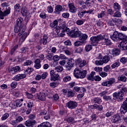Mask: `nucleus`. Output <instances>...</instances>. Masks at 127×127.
<instances>
[{
	"mask_svg": "<svg viewBox=\"0 0 127 127\" xmlns=\"http://www.w3.org/2000/svg\"><path fill=\"white\" fill-rule=\"evenodd\" d=\"M126 35L119 33L118 31L114 32L113 34L110 36L113 41H121L125 37Z\"/></svg>",
	"mask_w": 127,
	"mask_h": 127,
	"instance_id": "nucleus-1",
	"label": "nucleus"
},
{
	"mask_svg": "<svg viewBox=\"0 0 127 127\" xmlns=\"http://www.w3.org/2000/svg\"><path fill=\"white\" fill-rule=\"evenodd\" d=\"M67 34L73 38H77L81 35V31L78 28H75L69 32H67Z\"/></svg>",
	"mask_w": 127,
	"mask_h": 127,
	"instance_id": "nucleus-2",
	"label": "nucleus"
},
{
	"mask_svg": "<svg viewBox=\"0 0 127 127\" xmlns=\"http://www.w3.org/2000/svg\"><path fill=\"white\" fill-rule=\"evenodd\" d=\"M25 28H24V30H21L18 34L19 36H21L18 42V44L20 45L22 44L24 40L26 39V37H27V33L25 32Z\"/></svg>",
	"mask_w": 127,
	"mask_h": 127,
	"instance_id": "nucleus-3",
	"label": "nucleus"
},
{
	"mask_svg": "<svg viewBox=\"0 0 127 127\" xmlns=\"http://www.w3.org/2000/svg\"><path fill=\"white\" fill-rule=\"evenodd\" d=\"M119 89H120V91L118 93V98L122 101L124 100V96L125 92H127V87H125V85L122 84L118 86Z\"/></svg>",
	"mask_w": 127,
	"mask_h": 127,
	"instance_id": "nucleus-4",
	"label": "nucleus"
},
{
	"mask_svg": "<svg viewBox=\"0 0 127 127\" xmlns=\"http://www.w3.org/2000/svg\"><path fill=\"white\" fill-rule=\"evenodd\" d=\"M121 40L122 42L119 45L118 47L122 50H127V36H125L123 39Z\"/></svg>",
	"mask_w": 127,
	"mask_h": 127,
	"instance_id": "nucleus-5",
	"label": "nucleus"
},
{
	"mask_svg": "<svg viewBox=\"0 0 127 127\" xmlns=\"http://www.w3.org/2000/svg\"><path fill=\"white\" fill-rule=\"evenodd\" d=\"M115 83H116V79L115 78H111L107 81L103 82L101 85L106 87H111Z\"/></svg>",
	"mask_w": 127,
	"mask_h": 127,
	"instance_id": "nucleus-6",
	"label": "nucleus"
},
{
	"mask_svg": "<svg viewBox=\"0 0 127 127\" xmlns=\"http://www.w3.org/2000/svg\"><path fill=\"white\" fill-rule=\"evenodd\" d=\"M74 66V60L73 59H67L65 68L68 71H70Z\"/></svg>",
	"mask_w": 127,
	"mask_h": 127,
	"instance_id": "nucleus-7",
	"label": "nucleus"
},
{
	"mask_svg": "<svg viewBox=\"0 0 127 127\" xmlns=\"http://www.w3.org/2000/svg\"><path fill=\"white\" fill-rule=\"evenodd\" d=\"M101 38L100 36V35L97 36L92 37L90 38L91 44L93 46H95V45H97L98 43H99V42L101 40Z\"/></svg>",
	"mask_w": 127,
	"mask_h": 127,
	"instance_id": "nucleus-8",
	"label": "nucleus"
},
{
	"mask_svg": "<svg viewBox=\"0 0 127 127\" xmlns=\"http://www.w3.org/2000/svg\"><path fill=\"white\" fill-rule=\"evenodd\" d=\"M76 65H78L79 68H83L84 66L87 65V62L86 60H83L81 58L77 59L76 60Z\"/></svg>",
	"mask_w": 127,
	"mask_h": 127,
	"instance_id": "nucleus-9",
	"label": "nucleus"
},
{
	"mask_svg": "<svg viewBox=\"0 0 127 127\" xmlns=\"http://www.w3.org/2000/svg\"><path fill=\"white\" fill-rule=\"evenodd\" d=\"M77 102L75 101H69L67 102L66 104V106L68 108V109H71L72 110L73 109H75L77 108Z\"/></svg>",
	"mask_w": 127,
	"mask_h": 127,
	"instance_id": "nucleus-10",
	"label": "nucleus"
},
{
	"mask_svg": "<svg viewBox=\"0 0 127 127\" xmlns=\"http://www.w3.org/2000/svg\"><path fill=\"white\" fill-rule=\"evenodd\" d=\"M23 121V118L21 116H18L16 118L15 120L11 121V124L12 126H15L16 124L21 123Z\"/></svg>",
	"mask_w": 127,
	"mask_h": 127,
	"instance_id": "nucleus-11",
	"label": "nucleus"
},
{
	"mask_svg": "<svg viewBox=\"0 0 127 127\" xmlns=\"http://www.w3.org/2000/svg\"><path fill=\"white\" fill-rule=\"evenodd\" d=\"M78 37L79 40L84 43V42H85L86 40L88 39V35L86 34H83L82 32H81L80 35Z\"/></svg>",
	"mask_w": 127,
	"mask_h": 127,
	"instance_id": "nucleus-12",
	"label": "nucleus"
},
{
	"mask_svg": "<svg viewBox=\"0 0 127 127\" xmlns=\"http://www.w3.org/2000/svg\"><path fill=\"white\" fill-rule=\"evenodd\" d=\"M48 36L44 35L40 41V44H43V45H46L47 42H48Z\"/></svg>",
	"mask_w": 127,
	"mask_h": 127,
	"instance_id": "nucleus-13",
	"label": "nucleus"
},
{
	"mask_svg": "<svg viewBox=\"0 0 127 127\" xmlns=\"http://www.w3.org/2000/svg\"><path fill=\"white\" fill-rule=\"evenodd\" d=\"M60 27L61 28V31H66V32H69L70 31V29L67 28L65 24V22H63L61 24H60Z\"/></svg>",
	"mask_w": 127,
	"mask_h": 127,
	"instance_id": "nucleus-14",
	"label": "nucleus"
},
{
	"mask_svg": "<svg viewBox=\"0 0 127 127\" xmlns=\"http://www.w3.org/2000/svg\"><path fill=\"white\" fill-rule=\"evenodd\" d=\"M26 28V26H24V27H21L20 26H18L16 25L15 26V28L14 29V31L15 33H19L20 32V30H23L24 28Z\"/></svg>",
	"mask_w": 127,
	"mask_h": 127,
	"instance_id": "nucleus-15",
	"label": "nucleus"
},
{
	"mask_svg": "<svg viewBox=\"0 0 127 127\" xmlns=\"http://www.w3.org/2000/svg\"><path fill=\"white\" fill-rule=\"evenodd\" d=\"M68 6L69 8L70 12L72 13H75L77 11V9L75 7V5L73 3H70L68 4Z\"/></svg>",
	"mask_w": 127,
	"mask_h": 127,
	"instance_id": "nucleus-16",
	"label": "nucleus"
},
{
	"mask_svg": "<svg viewBox=\"0 0 127 127\" xmlns=\"http://www.w3.org/2000/svg\"><path fill=\"white\" fill-rule=\"evenodd\" d=\"M34 63L35 64L34 67L35 68H36V69H40V68H41V61L40 59H37L35 60Z\"/></svg>",
	"mask_w": 127,
	"mask_h": 127,
	"instance_id": "nucleus-17",
	"label": "nucleus"
},
{
	"mask_svg": "<svg viewBox=\"0 0 127 127\" xmlns=\"http://www.w3.org/2000/svg\"><path fill=\"white\" fill-rule=\"evenodd\" d=\"M36 123V121L35 120L31 121L30 120H28L25 122V125L26 127H32V126H33Z\"/></svg>",
	"mask_w": 127,
	"mask_h": 127,
	"instance_id": "nucleus-18",
	"label": "nucleus"
},
{
	"mask_svg": "<svg viewBox=\"0 0 127 127\" xmlns=\"http://www.w3.org/2000/svg\"><path fill=\"white\" fill-rule=\"evenodd\" d=\"M25 77H26V75L25 74H17L13 78V80L15 81H19L20 79H24Z\"/></svg>",
	"mask_w": 127,
	"mask_h": 127,
	"instance_id": "nucleus-19",
	"label": "nucleus"
},
{
	"mask_svg": "<svg viewBox=\"0 0 127 127\" xmlns=\"http://www.w3.org/2000/svg\"><path fill=\"white\" fill-rule=\"evenodd\" d=\"M81 73V70L78 68H75L73 71V75L75 78L79 79V76H80V74Z\"/></svg>",
	"mask_w": 127,
	"mask_h": 127,
	"instance_id": "nucleus-20",
	"label": "nucleus"
},
{
	"mask_svg": "<svg viewBox=\"0 0 127 127\" xmlns=\"http://www.w3.org/2000/svg\"><path fill=\"white\" fill-rule=\"evenodd\" d=\"M121 120V117L119 116V115H115L113 116L112 119V123H118Z\"/></svg>",
	"mask_w": 127,
	"mask_h": 127,
	"instance_id": "nucleus-21",
	"label": "nucleus"
},
{
	"mask_svg": "<svg viewBox=\"0 0 127 127\" xmlns=\"http://www.w3.org/2000/svg\"><path fill=\"white\" fill-rule=\"evenodd\" d=\"M37 97L40 101H45L46 100V94L45 93H40Z\"/></svg>",
	"mask_w": 127,
	"mask_h": 127,
	"instance_id": "nucleus-22",
	"label": "nucleus"
},
{
	"mask_svg": "<svg viewBox=\"0 0 127 127\" xmlns=\"http://www.w3.org/2000/svg\"><path fill=\"white\" fill-rule=\"evenodd\" d=\"M80 75L78 76V79H84L87 76V70H81Z\"/></svg>",
	"mask_w": 127,
	"mask_h": 127,
	"instance_id": "nucleus-23",
	"label": "nucleus"
},
{
	"mask_svg": "<svg viewBox=\"0 0 127 127\" xmlns=\"http://www.w3.org/2000/svg\"><path fill=\"white\" fill-rule=\"evenodd\" d=\"M96 74V72L95 71H92L90 75H87V79H88L89 81H94V75Z\"/></svg>",
	"mask_w": 127,
	"mask_h": 127,
	"instance_id": "nucleus-24",
	"label": "nucleus"
},
{
	"mask_svg": "<svg viewBox=\"0 0 127 127\" xmlns=\"http://www.w3.org/2000/svg\"><path fill=\"white\" fill-rule=\"evenodd\" d=\"M16 25L22 27V25L23 24V18L21 17L18 18L16 20Z\"/></svg>",
	"mask_w": 127,
	"mask_h": 127,
	"instance_id": "nucleus-25",
	"label": "nucleus"
},
{
	"mask_svg": "<svg viewBox=\"0 0 127 127\" xmlns=\"http://www.w3.org/2000/svg\"><path fill=\"white\" fill-rule=\"evenodd\" d=\"M10 10L11 8L10 7H6L5 10L3 12L4 16H7L10 13Z\"/></svg>",
	"mask_w": 127,
	"mask_h": 127,
	"instance_id": "nucleus-26",
	"label": "nucleus"
},
{
	"mask_svg": "<svg viewBox=\"0 0 127 127\" xmlns=\"http://www.w3.org/2000/svg\"><path fill=\"white\" fill-rule=\"evenodd\" d=\"M113 7L115 10H116L117 11H119V10L121 9V5L119 4L118 2H115L114 3Z\"/></svg>",
	"mask_w": 127,
	"mask_h": 127,
	"instance_id": "nucleus-27",
	"label": "nucleus"
},
{
	"mask_svg": "<svg viewBox=\"0 0 127 127\" xmlns=\"http://www.w3.org/2000/svg\"><path fill=\"white\" fill-rule=\"evenodd\" d=\"M39 126H40V127H51V125L48 122H44Z\"/></svg>",
	"mask_w": 127,
	"mask_h": 127,
	"instance_id": "nucleus-28",
	"label": "nucleus"
},
{
	"mask_svg": "<svg viewBox=\"0 0 127 127\" xmlns=\"http://www.w3.org/2000/svg\"><path fill=\"white\" fill-rule=\"evenodd\" d=\"M56 11L57 13H60V11L63 10V7L60 5H58L56 6Z\"/></svg>",
	"mask_w": 127,
	"mask_h": 127,
	"instance_id": "nucleus-29",
	"label": "nucleus"
},
{
	"mask_svg": "<svg viewBox=\"0 0 127 127\" xmlns=\"http://www.w3.org/2000/svg\"><path fill=\"white\" fill-rule=\"evenodd\" d=\"M57 80H59V74H55L53 76L51 77V81H57Z\"/></svg>",
	"mask_w": 127,
	"mask_h": 127,
	"instance_id": "nucleus-30",
	"label": "nucleus"
},
{
	"mask_svg": "<svg viewBox=\"0 0 127 127\" xmlns=\"http://www.w3.org/2000/svg\"><path fill=\"white\" fill-rule=\"evenodd\" d=\"M120 50L118 49H114L112 51V54L113 56H118V55H120Z\"/></svg>",
	"mask_w": 127,
	"mask_h": 127,
	"instance_id": "nucleus-31",
	"label": "nucleus"
},
{
	"mask_svg": "<svg viewBox=\"0 0 127 127\" xmlns=\"http://www.w3.org/2000/svg\"><path fill=\"white\" fill-rule=\"evenodd\" d=\"M92 107H93L94 109H96V110H98V111H103V106L102 105L94 104Z\"/></svg>",
	"mask_w": 127,
	"mask_h": 127,
	"instance_id": "nucleus-32",
	"label": "nucleus"
},
{
	"mask_svg": "<svg viewBox=\"0 0 127 127\" xmlns=\"http://www.w3.org/2000/svg\"><path fill=\"white\" fill-rule=\"evenodd\" d=\"M21 8V6H20V4L17 3L14 6V10L16 11V12H19L20 11V9Z\"/></svg>",
	"mask_w": 127,
	"mask_h": 127,
	"instance_id": "nucleus-33",
	"label": "nucleus"
},
{
	"mask_svg": "<svg viewBox=\"0 0 127 127\" xmlns=\"http://www.w3.org/2000/svg\"><path fill=\"white\" fill-rule=\"evenodd\" d=\"M21 13L23 16H25L27 13V9L25 7H22L21 9Z\"/></svg>",
	"mask_w": 127,
	"mask_h": 127,
	"instance_id": "nucleus-34",
	"label": "nucleus"
},
{
	"mask_svg": "<svg viewBox=\"0 0 127 127\" xmlns=\"http://www.w3.org/2000/svg\"><path fill=\"white\" fill-rule=\"evenodd\" d=\"M102 61L103 62V64L104 63H108L110 61V57L108 56H105L103 57Z\"/></svg>",
	"mask_w": 127,
	"mask_h": 127,
	"instance_id": "nucleus-35",
	"label": "nucleus"
},
{
	"mask_svg": "<svg viewBox=\"0 0 127 127\" xmlns=\"http://www.w3.org/2000/svg\"><path fill=\"white\" fill-rule=\"evenodd\" d=\"M113 17H122V13L117 11L113 15Z\"/></svg>",
	"mask_w": 127,
	"mask_h": 127,
	"instance_id": "nucleus-36",
	"label": "nucleus"
},
{
	"mask_svg": "<svg viewBox=\"0 0 127 127\" xmlns=\"http://www.w3.org/2000/svg\"><path fill=\"white\" fill-rule=\"evenodd\" d=\"M67 96L68 98H73L75 96V93L72 91H68Z\"/></svg>",
	"mask_w": 127,
	"mask_h": 127,
	"instance_id": "nucleus-37",
	"label": "nucleus"
},
{
	"mask_svg": "<svg viewBox=\"0 0 127 127\" xmlns=\"http://www.w3.org/2000/svg\"><path fill=\"white\" fill-rule=\"evenodd\" d=\"M71 80V76L70 75H66L64 76L63 78L64 82L67 83V82H69V81Z\"/></svg>",
	"mask_w": 127,
	"mask_h": 127,
	"instance_id": "nucleus-38",
	"label": "nucleus"
},
{
	"mask_svg": "<svg viewBox=\"0 0 127 127\" xmlns=\"http://www.w3.org/2000/svg\"><path fill=\"white\" fill-rule=\"evenodd\" d=\"M9 117V114L7 113H5L1 117V121H5Z\"/></svg>",
	"mask_w": 127,
	"mask_h": 127,
	"instance_id": "nucleus-39",
	"label": "nucleus"
},
{
	"mask_svg": "<svg viewBox=\"0 0 127 127\" xmlns=\"http://www.w3.org/2000/svg\"><path fill=\"white\" fill-rule=\"evenodd\" d=\"M100 37H101V40L104 39V41L105 40H109V36L108 35V34H106L104 35H99Z\"/></svg>",
	"mask_w": 127,
	"mask_h": 127,
	"instance_id": "nucleus-40",
	"label": "nucleus"
},
{
	"mask_svg": "<svg viewBox=\"0 0 127 127\" xmlns=\"http://www.w3.org/2000/svg\"><path fill=\"white\" fill-rule=\"evenodd\" d=\"M58 24V21L57 20H55L53 21V22L50 23V26L51 27H57V25Z\"/></svg>",
	"mask_w": 127,
	"mask_h": 127,
	"instance_id": "nucleus-41",
	"label": "nucleus"
},
{
	"mask_svg": "<svg viewBox=\"0 0 127 127\" xmlns=\"http://www.w3.org/2000/svg\"><path fill=\"white\" fill-rule=\"evenodd\" d=\"M120 65H121L120 62H116L112 64L111 67L112 68V69H115V68L119 67Z\"/></svg>",
	"mask_w": 127,
	"mask_h": 127,
	"instance_id": "nucleus-42",
	"label": "nucleus"
},
{
	"mask_svg": "<svg viewBox=\"0 0 127 127\" xmlns=\"http://www.w3.org/2000/svg\"><path fill=\"white\" fill-rule=\"evenodd\" d=\"M105 15H106V11H102L100 14H98V18H103Z\"/></svg>",
	"mask_w": 127,
	"mask_h": 127,
	"instance_id": "nucleus-43",
	"label": "nucleus"
},
{
	"mask_svg": "<svg viewBox=\"0 0 127 127\" xmlns=\"http://www.w3.org/2000/svg\"><path fill=\"white\" fill-rule=\"evenodd\" d=\"M94 102L96 104H100V103H102V99L99 97H95L94 99Z\"/></svg>",
	"mask_w": 127,
	"mask_h": 127,
	"instance_id": "nucleus-44",
	"label": "nucleus"
},
{
	"mask_svg": "<svg viewBox=\"0 0 127 127\" xmlns=\"http://www.w3.org/2000/svg\"><path fill=\"white\" fill-rule=\"evenodd\" d=\"M84 22H85L84 20H77L76 21V24H77V25H83Z\"/></svg>",
	"mask_w": 127,
	"mask_h": 127,
	"instance_id": "nucleus-45",
	"label": "nucleus"
},
{
	"mask_svg": "<svg viewBox=\"0 0 127 127\" xmlns=\"http://www.w3.org/2000/svg\"><path fill=\"white\" fill-rule=\"evenodd\" d=\"M55 70H56L57 72H62V71L64 70L63 66H57L55 68Z\"/></svg>",
	"mask_w": 127,
	"mask_h": 127,
	"instance_id": "nucleus-46",
	"label": "nucleus"
},
{
	"mask_svg": "<svg viewBox=\"0 0 127 127\" xmlns=\"http://www.w3.org/2000/svg\"><path fill=\"white\" fill-rule=\"evenodd\" d=\"M54 57V55L52 53L48 54V55L47 56V59L48 60H53V58Z\"/></svg>",
	"mask_w": 127,
	"mask_h": 127,
	"instance_id": "nucleus-47",
	"label": "nucleus"
},
{
	"mask_svg": "<svg viewBox=\"0 0 127 127\" xmlns=\"http://www.w3.org/2000/svg\"><path fill=\"white\" fill-rule=\"evenodd\" d=\"M83 42L81 41H77L74 43V45L75 47L81 46L82 45Z\"/></svg>",
	"mask_w": 127,
	"mask_h": 127,
	"instance_id": "nucleus-48",
	"label": "nucleus"
},
{
	"mask_svg": "<svg viewBox=\"0 0 127 127\" xmlns=\"http://www.w3.org/2000/svg\"><path fill=\"white\" fill-rule=\"evenodd\" d=\"M32 61L30 60H27L25 63H24V66H29L32 64Z\"/></svg>",
	"mask_w": 127,
	"mask_h": 127,
	"instance_id": "nucleus-49",
	"label": "nucleus"
},
{
	"mask_svg": "<svg viewBox=\"0 0 127 127\" xmlns=\"http://www.w3.org/2000/svg\"><path fill=\"white\" fill-rule=\"evenodd\" d=\"M120 62L123 64H126L127 63V58L122 57L120 60Z\"/></svg>",
	"mask_w": 127,
	"mask_h": 127,
	"instance_id": "nucleus-50",
	"label": "nucleus"
},
{
	"mask_svg": "<svg viewBox=\"0 0 127 127\" xmlns=\"http://www.w3.org/2000/svg\"><path fill=\"white\" fill-rule=\"evenodd\" d=\"M95 65H96L97 66H101L102 65H103V62L102 61H95Z\"/></svg>",
	"mask_w": 127,
	"mask_h": 127,
	"instance_id": "nucleus-51",
	"label": "nucleus"
},
{
	"mask_svg": "<svg viewBox=\"0 0 127 127\" xmlns=\"http://www.w3.org/2000/svg\"><path fill=\"white\" fill-rule=\"evenodd\" d=\"M108 24L111 26H114L115 25V20L111 19L108 21Z\"/></svg>",
	"mask_w": 127,
	"mask_h": 127,
	"instance_id": "nucleus-52",
	"label": "nucleus"
},
{
	"mask_svg": "<svg viewBox=\"0 0 127 127\" xmlns=\"http://www.w3.org/2000/svg\"><path fill=\"white\" fill-rule=\"evenodd\" d=\"M94 70L96 71V72H99V73H101V72L103 71V67H95L94 68Z\"/></svg>",
	"mask_w": 127,
	"mask_h": 127,
	"instance_id": "nucleus-53",
	"label": "nucleus"
},
{
	"mask_svg": "<svg viewBox=\"0 0 127 127\" xmlns=\"http://www.w3.org/2000/svg\"><path fill=\"white\" fill-rule=\"evenodd\" d=\"M92 49V45H87L85 46V50L87 52H89Z\"/></svg>",
	"mask_w": 127,
	"mask_h": 127,
	"instance_id": "nucleus-54",
	"label": "nucleus"
},
{
	"mask_svg": "<svg viewBox=\"0 0 127 127\" xmlns=\"http://www.w3.org/2000/svg\"><path fill=\"white\" fill-rule=\"evenodd\" d=\"M85 8H86V5H83L78 8V12H84L85 11V10H84Z\"/></svg>",
	"mask_w": 127,
	"mask_h": 127,
	"instance_id": "nucleus-55",
	"label": "nucleus"
},
{
	"mask_svg": "<svg viewBox=\"0 0 127 127\" xmlns=\"http://www.w3.org/2000/svg\"><path fill=\"white\" fill-rule=\"evenodd\" d=\"M69 16H70V14L68 12L63 13L62 14V17H64V18H69Z\"/></svg>",
	"mask_w": 127,
	"mask_h": 127,
	"instance_id": "nucleus-56",
	"label": "nucleus"
},
{
	"mask_svg": "<svg viewBox=\"0 0 127 127\" xmlns=\"http://www.w3.org/2000/svg\"><path fill=\"white\" fill-rule=\"evenodd\" d=\"M59 56L60 59H62L63 60H67L68 59V57H66L65 55L60 54Z\"/></svg>",
	"mask_w": 127,
	"mask_h": 127,
	"instance_id": "nucleus-57",
	"label": "nucleus"
},
{
	"mask_svg": "<svg viewBox=\"0 0 127 127\" xmlns=\"http://www.w3.org/2000/svg\"><path fill=\"white\" fill-rule=\"evenodd\" d=\"M99 74L102 78H105L108 76V73L105 72L101 71V72H99Z\"/></svg>",
	"mask_w": 127,
	"mask_h": 127,
	"instance_id": "nucleus-58",
	"label": "nucleus"
},
{
	"mask_svg": "<svg viewBox=\"0 0 127 127\" xmlns=\"http://www.w3.org/2000/svg\"><path fill=\"white\" fill-rule=\"evenodd\" d=\"M33 68H28L26 70L25 72V74H29V73H31V72H33Z\"/></svg>",
	"mask_w": 127,
	"mask_h": 127,
	"instance_id": "nucleus-59",
	"label": "nucleus"
},
{
	"mask_svg": "<svg viewBox=\"0 0 127 127\" xmlns=\"http://www.w3.org/2000/svg\"><path fill=\"white\" fill-rule=\"evenodd\" d=\"M108 94V91L107 90H105L104 91H102L100 93H99V95L100 97H104L106 96Z\"/></svg>",
	"mask_w": 127,
	"mask_h": 127,
	"instance_id": "nucleus-60",
	"label": "nucleus"
},
{
	"mask_svg": "<svg viewBox=\"0 0 127 127\" xmlns=\"http://www.w3.org/2000/svg\"><path fill=\"white\" fill-rule=\"evenodd\" d=\"M40 17H41V18H43V19L46 18V14L44 12H42L40 14Z\"/></svg>",
	"mask_w": 127,
	"mask_h": 127,
	"instance_id": "nucleus-61",
	"label": "nucleus"
},
{
	"mask_svg": "<svg viewBox=\"0 0 127 127\" xmlns=\"http://www.w3.org/2000/svg\"><path fill=\"white\" fill-rule=\"evenodd\" d=\"M50 86L51 88H56L58 86V84L56 83V82H51L50 83Z\"/></svg>",
	"mask_w": 127,
	"mask_h": 127,
	"instance_id": "nucleus-62",
	"label": "nucleus"
},
{
	"mask_svg": "<svg viewBox=\"0 0 127 127\" xmlns=\"http://www.w3.org/2000/svg\"><path fill=\"white\" fill-rule=\"evenodd\" d=\"M120 81H122V82H127V77L124 76H120L119 78Z\"/></svg>",
	"mask_w": 127,
	"mask_h": 127,
	"instance_id": "nucleus-63",
	"label": "nucleus"
},
{
	"mask_svg": "<svg viewBox=\"0 0 127 127\" xmlns=\"http://www.w3.org/2000/svg\"><path fill=\"white\" fill-rule=\"evenodd\" d=\"M47 10L48 12H49L50 13H52V12H53V7H52V6L51 5L49 6L48 7Z\"/></svg>",
	"mask_w": 127,
	"mask_h": 127,
	"instance_id": "nucleus-64",
	"label": "nucleus"
}]
</instances>
